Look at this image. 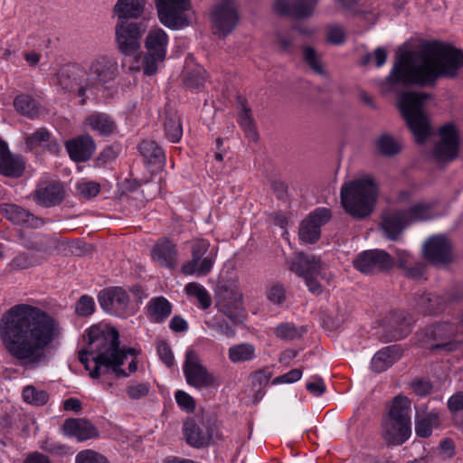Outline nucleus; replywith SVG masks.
<instances>
[{"mask_svg": "<svg viewBox=\"0 0 463 463\" xmlns=\"http://www.w3.org/2000/svg\"><path fill=\"white\" fill-rule=\"evenodd\" d=\"M57 319L39 307L15 305L0 319V336L7 353L25 368L46 359V350L61 335Z\"/></svg>", "mask_w": 463, "mask_h": 463, "instance_id": "obj_1", "label": "nucleus"}, {"mask_svg": "<svg viewBox=\"0 0 463 463\" xmlns=\"http://www.w3.org/2000/svg\"><path fill=\"white\" fill-rule=\"evenodd\" d=\"M420 56L421 62L415 64L411 52L399 55L381 83L383 90L397 91L412 85L434 87L439 78H454L463 66V52L439 41L426 42Z\"/></svg>", "mask_w": 463, "mask_h": 463, "instance_id": "obj_2", "label": "nucleus"}, {"mask_svg": "<svg viewBox=\"0 0 463 463\" xmlns=\"http://www.w3.org/2000/svg\"><path fill=\"white\" fill-rule=\"evenodd\" d=\"M88 345L94 348L88 352H79V360L90 371L92 379L109 372L118 378H125L128 373L121 368L128 354L136 355L137 350L132 347L120 348L119 333L113 327L92 326L87 333Z\"/></svg>", "mask_w": 463, "mask_h": 463, "instance_id": "obj_3", "label": "nucleus"}, {"mask_svg": "<svg viewBox=\"0 0 463 463\" xmlns=\"http://www.w3.org/2000/svg\"><path fill=\"white\" fill-rule=\"evenodd\" d=\"M378 186L374 179L365 176L345 183L340 191L344 210L353 218L364 220L374 210Z\"/></svg>", "mask_w": 463, "mask_h": 463, "instance_id": "obj_4", "label": "nucleus"}, {"mask_svg": "<svg viewBox=\"0 0 463 463\" xmlns=\"http://www.w3.org/2000/svg\"><path fill=\"white\" fill-rule=\"evenodd\" d=\"M430 97V94L414 91L402 92L399 97V109L419 144L424 143L431 134L430 119L423 110L425 101Z\"/></svg>", "mask_w": 463, "mask_h": 463, "instance_id": "obj_5", "label": "nucleus"}, {"mask_svg": "<svg viewBox=\"0 0 463 463\" xmlns=\"http://www.w3.org/2000/svg\"><path fill=\"white\" fill-rule=\"evenodd\" d=\"M411 402L397 395L393 398L388 414L383 421V437L388 444H403L411 436Z\"/></svg>", "mask_w": 463, "mask_h": 463, "instance_id": "obj_6", "label": "nucleus"}, {"mask_svg": "<svg viewBox=\"0 0 463 463\" xmlns=\"http://www.w3.org/2000/svg\"><path fill=\"white\" fill-rule=\"evenodd\" d=\"M458 327L449 322H439L426 326L416 334L417 342L423 347L432 352L444 351L447 353L455 351L461 342L453 340L457 335Z\"/></svg>", "mask_w": 463, "mask_h": 463, "instance_id": "obj_7", "label": "nucleus"}, {"mask_svg": "<svg viewBox=\"0 0 463 463\" xmlns=\"http://www.w3.org/2000/svg\"><path fill=\"white\" fill-rule=\"evenodd\" d=\"M326 264L320 261V259L312 254L298 252L294 254L289 263V269L305 279L308 290L314 295H320L323 288L318 282L317 278H324Z\"/></svg>", "mask_w": 463, "mask_h": 463, "instance_id": "obj_8", "label": "nucleus"}, {"mask_svg": "<svg viewBox=\"0 0 463 463\" xmlns=\"http://www.w3.org/2000/svg\"><path fill=\"white\" fill-rule=\"evenodd\" d=\"M217 251L215 247L210 249V242L206 240L194 241L191 245L192 260L183 264L182 272L185 275H207L213 266Z\"/></svg>", "mask_w": 463, "mask_h": 463, "instance_id": "obj_9", "label": "nucleus"}, {"mask_svg": "<svg viewBox=\"0 0 463 463\" xmlns=\"http://www.w3.org/2000/svg\"><path fill=\"white\" fill-rule=\"evenodd\" d=\"M146 31L144 23L118 21L115 26L116 43L120 53L136 56L140 51V39Z\"/></svg>", "mask_w": 463, "mask_h": 463, "instance_id": "obj_10", "label": "nucleus"}, {"mask_svg": "<svg viewBox=\"0 0 463 463\" xmlns=\"http://www.w3.org/2000/svg\"><path fill=\"white\" fill-rule=\"evenodd\" d=\"M183 371L186 383L196 389H207L219 384L218 377L202 364L199 355L193 349L185 354Z\"/></svg>", "mask_w": 463, "mask_h": 463, "instance_id": "obj_11", "label": "nucleus"}, {"mask_svg": "<svg viewBox=\"0 0 463 463\" xmlns=\"http://www.w3.org/2000/svg\"><path fill=\"white\" fill-rule=\"evenodd\" d=\"M191 7L190 0H156L160 22L173 30H178L189 24L186 12Z\"/></svg>", "mask_w": 463, "mask_h": 463, "instance_id": "obj_12", "label": "nucleus"}, {"mask_svg": "<svg viewBox=\"0 0 463 463\" xmlns=\"http://www.w3.org/2000/svg\"><path fill=\"white\" fill-rule=\"evenodd\" d=\"M211 18L216 33L226 37L237 26L239 14L236 0H220L211 11Z\"/></svg>", "mask_w": 463, "mask_h": 463, "instance_id": "obj_13", "label": "nucleus"}, {"mask_svg": "<svg viewBox=\"0 0 463 463\" xmlns=\"http://www.w3.org/2000/svg\"><path fill=\"white\" fill-rule=\"evenodd\" d=\"M217 306L219 311L238 323L242 320V293L232 283L221 285L217 291Z\"/></svg>", "mask_w": 463, "mask_h": 463, "instance_id": "obj_14", "label": "nucleus"}, {"mask_svg": "<svg viewBox=\"0 0 463 463\" xmlns=\"http://www.w3.org/2000/svg\"><path fill=\"white\" fill-rule=\"evenodd\" d=\"M58 84L68 92H76L81 97L80 105L86 103L85 90L89 86L86 71L79 64H67L62 66L57 74Z\"/></svg>", "mask_w": 463, "mask_h": 463, "instance_id": "obj_15", "label": "nucleus"}, {"mask_svg": "<svg viewBox=\"0 0 463 463\" xmlns=\"http://www.w3.org/2000/svg\"><path fill=\"white\" fill-rule=\"evenodd\" d=\"M354 267L364 274L388 272L394 265L392 257L383 250L361 252L353 261Z\"/></svg>", "mask_w": 463, "mask_h": 463, "instance_id": "obj_16", "label": "nucleus"}, {"mask_svg": "<svg viewBox=\"0 0 463 463\" xmlns=\"http://www.w3.org/2000/svg\"><path fill=\"white\" fill-rule=\"evenodd\" d=\"M98 300L101 308L109 315L118 317H127L129 315V298L120 287L102 289L98 295Z\"/></svg>", "mask_w": 463, "mask_h": 463, "instance_id": "obj_17", "label": "nucleus"}, {"mask_svg": "<svg viewBox=\"0 0 463 463\" xmlns=\"http://www.w3.org/2000/svg\"><path fill=\"white\" fill-rule=\"evenodd\" d=\"M423 254L434 265H448L453 261L451 242L444 235L430 237L423 245Z\"/></svg>", "mask_w": 463, "mask_h": 463, "instance_id": "obj_18", "label": "nucleus"}, {"mask_svg": "<svg viewBox=\"0 0 463 463\" xmlns=\"http://www.w3.org/2000/svg\"><path fill=\"white\" fill-rule=\"evenodd\" d=\"M380 339L383 342L398 341L406 337L411 331V326L403 311H393L385 317Z\"/></svg>", "mask_w": 463, "mask_h": 463, "instance_id": "obj_19", "label": "nucleus"}, {"mask_svg": "<svg viewBox=\"0 0 463 463\" xmlns=\"http://www.w3.org/2000/svg\"><path fill=\"white\" fill-rule=\"evenodd\" d=\"M331 219V211L327 208H317L309 213L300 223L298 235L307 243H315L320 238L321 226Z\"/></svg>", "mask_w": 463, "mask_h": 463, "instance_id": "obj_20", "label": "nucleus"}, {"mask_svg": "<svg viewBox=\"0 0 463 463\" xmlns=\"http://www.w3.org/2000/svg\"><path fill=\"white\" fill-rule=\"evenodd\" d=\"M440 141L433 148L435 158L441 162L452 161L458 153V136L452 124H446L439 128Z\"/></svg>", "mask_w": 463, "mask_h": 463, "instance_id": "obj_21", "label": "nucleus"}, {"mask_svg": "<svg viewBox=\"0 0 463 463\" xmlns=\"http://www.w3.org/2000/svg\"><path fill=\"white\" fill-rule=\"evenodd\" d=\"M118 75V63L109 56L97 58L90 67L89 86L105 84Z\"/></svg>", "mask_w": 463, "mask_h": 463, "instance_id": "obj_22", "label": "nucleus"}, {"mask_svg": "<svg viewBox=\"0 0 463 463\" xmlns=\"http://www.w3.org/2000/svg\"><path fill=\"white\" fill-rule=\"evenodd\" d=\"M317 4V0H276L274 10L282 16L305 19L313 14Z\"/></svg>", "mask_w": 463, "mask_h": 463, "instance_id": "obj_23", "label": "nucleus"}, {"mask_svg": "<svg viewBox=\"0 0 463 463\" xmlns=\"http://www.w3.org/2000/svg\"><path fill=\"white\" fill-rule=\"evenodd\" d=\"M413 307L423 315H437L443 311L448 303V298L435 292H417L413 296Z\"/></svg>", "mask_w": 463, "mask_h": 463, "instance_id": "obj_24", "label": "nucleus"}, {"mask_svg": "<svg viewBox=\"0 0 463 463\" xmlns=\"http://www.w3.org/2000/svg\"><path fill=\"white\" fill-rule=\"evenodd\" d=\"M183 432L186 442L196 449L207 447L213 438L212 431L207 426L196 423L192 419L184 421Z\"/></svg>", "mask_w": 463, "mask_h": 463, "instance_id": "obj_25", "label": "nucleus"}, {"mask_svg": "<svg viewBox=\"0 0 463 463\" xmlns=\"http://www.w3.org/2000/svg\"><path fill=\"white\" fill-rule=\"evenodd\" d=\"M70 157L75 162H86L93 155L96 145L89 134L81 135L66 142Z\"/></svg>", "mask_w": 463, "mask_h": 463, "instance_id": "obj_26", "label": "nucleus"}, {"mask_svg": "<svg viewBox=\"0 0 463 463\" xmlns=\"http://www.w3.org/2000/svg\"><path fill=\"white\" fill-rule=\"evenodd\" d=\"M62 430L66 435L75 437L79 441L99 437L97 428L83 418L67 419L63 423Z\"/></svg>", "mask_w": 463, "mask_h": 463, "instance_id": "obj_27", "label": "nucleus"}, {"mask_svg": "<svg viewBox=\"0 0 463 463\" xmlns=\"http://www.w3.org/2000/svg\"><path fill=\"white\" fill-rule=\"evenodd\" d=\"M408 226V219L402 210L384 213L382 216L381 228L391 241H397Z\"/></svg>", "mask_w": 463, "mask_h": 463, "instance_id": "obj_28", "label": "nucleus"}, {"mask_svg": "<svg viewBox=\"0 0 463 463\" xmlns=\"http://www.w3.org/2000/svg\"><path fill=\"white\" fill-rule=\"evenodd\" d=\"M151 256L162 267L175 269L177 265V250L175 245L166 238L159 240L154 245Z\"/></svg>", "mask_w": 463, "mask_h": 463, "instance_id": "obj_29", "label": "nucleus"}, {"mask_svg": "<svg viewBox=\"0 0 463 463\" xmlns=\"http://www.w3.org/2000/svg\"><path fill=\"white\" fill-rule=\"evenodd\" d=\"M25 165L24 156L12 153L7 145L5 151L0 156V175L9 178H19L24 175Z\"/></svg>", "mask_w": 463, "mask_h": 463, "instance_id": "obj_30", "label": "nucleus"}, {"mask_svg": "<svg viewBox=\"0 0 463 463\" xmlns=\"http://www.w3.org/2000/svg\"><path fill=\"white\" fill-rule=\"evenodd\" d=\"M23 244L27 250L41 252L46 256L58 248V242L53 237L40 232H31L24 238Z\"/></svg>", "mask_w": 463, "mask_h": 463, "instance_id": "obj_31", "label": "nucleus"}, {"mask_svg": "<svg viewBox=\"0 0 463 463\" xmlns=\"http://www.w3.org/2000/svg\"><path fill=\"white\" fill-rule=\"evenodd\" d=\"M402 356L398 345H390L378 351L372 359L371 367L376 373H382L391 367Z\"/></svg>", "mask_w": 463, "mask_h": 463, "instance_id": "obj_32", "label": "nucleus"}, {"mask_svg": "<svg viewBox=\"0 0 463 463\" xmlns=\"http://www.w3.org/2000/svg\"><path fill=\"white\" fill-rule=\"evenodd\" d=\"M36 203L44 207L59 205L63 201V188L60 184H50L35 191Z\"/></svg>", "mask_w": 463, "mask_h": 463, "instance_id": "obj_33", "label": "nucleus"}, {"mask_svg": "<svg viewBox=\"0 0 463 463\" xmlns=\"http://www.w3.org/2000/svg\"><path fill=\"white\" fill-rule=\"evenodd\" d=\"M0 213L5 218L17 225L33 226L37 221L29 211L14 203L0 204Z\"/></svg>", "mask_w": 463, "mask_h": 463, "instance_id": "obj_34", "label": "nucleus"}, {"mask_svg": "<svg viewBox=\"0 0 463 463\" xmlns=\"http://www.w3.org/2000/svg\"><path fill=\"white\" fill-rule=\"evenodd\" d=\"M145 5V0H117L113 9L118 21H128L141 17Z\"/></svg>", "mask_w": 463, "mask_h": 463, "instance_id": "obj_35", "label": "nucleus"}, {"mask_svg": "<svg viewBox=\"0 0 463 463\" xmlns=\"http://www.w3.org/2000/svg\"><path fill=\"white\" fill-rule=\"evenodd\" d=\"M439 424V416L437 412L417 411L415 416V432L418 437H430L433 429L438 428Z\"/></svg>", "mask_w": 463, "mask_h": 463, "instance_id": "obj_36", "label": "nucleus"}, {"mask_svg": "<svg viewBox=\"0 0 463 463\" xmlns=\"http://www.w3.org/2000/svg\"><path fill=\"white\" fill-rule=\"evenodd\" d=\"M163 126L166 138L173 143L180 141L183 136L180 117L170 108H165L163 118Z\"/></svg>", "mask_w": 463, "mask_h": 463, "instance_id": "obj_37", "label": "nucleus"}, {"mask_svg": "<svg viewBox=\"0 0 463 463\" xmlns=\"http://www.w3.org/2000/svg\"><path fill=\"white\" fill-rule=\"evenodd\" d=\"M147 317L154 323H163L172 313V305L165 297L153 298L146 307Z\"/></svg>", "mask_w": 463, "mask_h": 463, "instance_id": "obj_38", "label": "nucleus"}, {"mask_svg": "<svg viewBox=\"0 0 463 463\" xmlns=\"http://www.w3.org/2000/svg\"><path fill=\"white\" fill-rule=\"evenodd\" d=\"M85 125L101 136L111 135L117 128L115 121L105 113L95 112L85 119Z\"/></svg>", "mask_w": 463, "mask_h": 463, "instance_id": "obj_39", "label": "nucleus"}, {"mask_svg": "<svg viewBox=\"0 0 463 463\" xmlns=\"http://www.w3.org/2000/svg\"><path fill=\"white\" fill-rule=\"evenodd\" d=\"M168 37L166 33L160 28L151 30L146 35L145 46L147 52L156 53L159 59H165Z\"/></svg>", "mask_w": 463, "mask_h": 463, "instance_id": "obj_40", "label": "nucleus"}, {"mask_svg": "<svg viewBox=\"0 0 463 463\" xmlns=\"http://www.w3.org/2000/svg\"><path fill=\"white\" fill-rule=\"evenodd\" d=\"M138 150L142 156L150 165L163 166L165 163V155L162 147L154 140H143Z\"/></svg>", "mask_w": 463, "mask_h": 463, "instance_id": "obj_41", "label": "nucleus"}, {"mask_svg": "<svg viewBox=\"0 0 463 463\" xmlns=\"http://www.w3.org/2000/svg\"><path fill=\"white\" fill-rule=\"evenodd\" d=\"M238 99L241 105V111L239 112V124L243 129L245 136L249 140L257 141L259 135L256 130L251 109L247 107V101L245 99L239 97Z\"/></svg>", "mask_w": 463, "mask_h": 463, "instance_id": "obj_42", "label": "nucleus"}, {"mask_svg": "<svg viewBox=\"0 0 463 463\" xmlns=\"http://www.w3.org/2000/svg\"><path fill=\"white\" fill-rule=\"evenodd\" d=\"M433 204L430 203H418L407 210H402L408 219L409 225L412 222H423L432 218Z\"/></svg>", "mask_w": 463, "mask_h": 463, "instance_id": "obj_43", "label": "nucleus"}, {"mask_svg": "<svg viewBox=\"0 0 463 463\" xmlns=\"http://www.w3.org/2000/svg\"><path fill=\"white\" fill-rule=\"evenodd\" d=\"M375 147L378 153L385 157H392L402 150L401 144L390 134H382L375 140Z\"/></svg>", "mask_w": 463, "mask_h": 463, "instance_id": "obj_44", "label": "nucleus"}, {"mask_svg": "<svg viewBox=\"0 0 463 463\" xmlns=\"http://www.w3.org/2000/svg\"><path fill=\"white\" fill-rule=\"evenodd\" d=\"M14 107L22 115L34 118L39 111V103L33 97L21 94L14 99Z\"/></svg>", "mask_w": 463, "mask_h": 463, "instance_id": "obj_45", "label": "nucleus"}, {"mask_svg": "<svg viewBox=\"0 0 463 463\" xmlns=\"http://www.w3.org/2000/svg\"><path fill=\"white\" fill-rule=\"evenodd\" d=\"M228 354L232 363L250 361L255 357V347L247 343L235 345L229 348Z\"/></svg>", "mask_w": 463, "mask_h": 463, "instance_id": "obj_46", "label": "nucleus"}, {"mask_svg": "<svg viewBox=\"0 0 463 463\" xmlns=\"http://www.w3.org/2000/svg\"><path fill=\"white\" fill-rule=\"evenodd\" d=\"M45 260V257L21 252L13 259V260L10 262V267L14 270L25 269L33 266H38L42 264Z\"/></svg>", "mask_w": 463, "mask_h": 463, "instance_id": "obj_47", "label": "nucleus"}, {"mask_svg": "<svg viewBox=\"0 0 463 463\" xmlns=\"http://www.w3.org/2000/svg\"><path fill=\"white\" fill-rule=\"evenodd\" d=\"M306 332V327H298L292 323H281L274 330L276 336L286 341L298 339Z\"/></svg>", "mask_w": 463, "mask_h": 463, "instance_id": "obj_48", "label": "nucleus"}, {"mask_svg": "<svg viewBox=\"0 0 463 463\" xmlns=\"http://www.w3.org/2000/svg\"><path fill=\"white\" fill-rule=\"evenodd\" d=\"M184 289L187 295L194 296L197 298L203 309L210 307L212 304L211 296L202 285L195 282L188 283Z\"/></svg>", "mask_w": 463, "mask_h": 463, "instance_id": "obj_49", "label": "nucleus"}, {"mask_svg": "<svg viewBox=\"0 0 463 463\" xmlns=\"http://www.w3.org/2000/svg\"><path fill=\"white\" fill-rule=\"evenodd\" d=\"M23 399L29 404L41 406L48 402L49 395L45 391H38L33 385H27L23 390Z\"/></svg>", "mask_w": 463, "mask_h": 463, "instance_id": "obj_50", "label": "nucleus"}, {"mask_svg": "<svg viewBox=\"0 0 463 463\" xmlns=\"http://www.w3.org/2000/svg\"><path fill=\"white\" fill-rule=\"evenodd\" d=\"M448 409L455 421L463 426V392H457L449 398Z\"/></svg>", "mask_w": 463, "mask_h": 463, "instance_id": "obj_51", "label": "nucleus"}, {"mask_svg": "<svg viewBox=\"0 0 463 463\" xmlns=\"http://www.w3.org/2000/svg\"><path fill=\"white\" fill-rule=\"evenodd\" d=\"M79 195L84 199L96 197L100 192V184L94 181L79 183L76 186Z\"/></svg>", "mask_w": 463, "mask_h": 463, "instance_id": "obj_52", "label": "nucleus"}, {"mask_svg": "<svg viewBox=\"0 0 463 463\" xmlns=\"http://www.w3.org/2000/svg\"><path fill=\"white\" fill-rule=\"evenodd\" d=\"M206 71L203 69L198 68L187 72L184 83L188 88L200 89L203 86L205 81Z\"/></svg>", "mask_w": 463, "mask_h": 463, "instance_id": "obj_53", "label": "nucleus"}, {"mask_svg": "<svg viewBox=\"0 0 463 463\" xmlns=\"http://www.w3.org/2000/svg\"><path fill=\"white\" fill-rule=\"evenodd\" d=\"M50 133L46 128H40L31 135L25 137L26 146L33 150V148L40 146L43 143L47 142L50 138Z\"/></svg>", "mask_w": 463, "mask_h": 463, "instance_id": "obj_54", "label": "nucleus"}, {"mask_svg": "<svg viewBox=\"0 0 463 463\" xmlns=\"http://www.w3.org/2000/svg\"><path fill=\"white\" fill-rule=\"evenodd\" d=\"M75 463H109V461L100 453L86 449L77 454Z\"/></svg>", "mask_w": 463, "mask_h": 463, "instance_id": "obj_55", "label": "nucleus"}, {"mask_svg": "<svg viewBox=\"0 0 463 463\" xmlns=\"http://www.w3.org/2000/svg\"><path fill=\"white\" fill-rule=\"evenodd\" d=\"M156 352L159 359L167 366L172 367L175 364V357L170 345L165 340H160L156 344Z\"/></svg>", "mask_w": 463, "mask_h": 463, "instance_id": "obj_56", "label": "nucleus"}, {"mask_svg": "<svg viewBox=\"0 0 463 463\" xmlns=\"http://www.w3.org/2000/svg\"><path fill=\"white\" fill-rule=\"evenodd\" d=\"M303 56L308 66L317 74H323L324 70L314 48L306 46L303 49Z\"/></svg>", "mask_w": 463, "mask_h": 463, "instance_id": "obj_57", "label": "nucleus"}, {"mask_svg": "<svg viewBox=\"0 0 463 463\" xmlns=\"http://www.w3.org/2000/svg\"><path fill=\"white\" fill-rule=\"evenodd\" d=\"M269 379L270 373H266L265 371H258L251 375L252 388L255 390L260 399L263 395L262 386H266L269 383Z\"/></svg>", "mask_w": 463, "mask_h": 463, "instance_id": "obj_58", "label": "nucleus"}, {"mask_svg": "<svg viewBox=\"0 0 463 463\" xmlns=\"http://www.w3.org/2000/svg\"><path fill=\"white\" fill-rule=\"evenodd\" d=\"M165 59H159L156 53L147 52L143 58V71L144 74L151 76L157 71V63L163 61Z\"/></svg>", "mask_w": 463, "mask_h": 463, "instance_id": "obj_59", "label": "nucleus"}, {"mask_svg": "<svg viewBox=\"0 0 463 463\" xmlns=\"http://www.w3.org/2000/svg\"><path fill=\"white\" fill-rule=\"evenodd\" d=\"M175 398L178 406L186 412H193L195 410L194 399L184 391L178 390Z\"/></svg>", "mask_w": 463, "mask_h": 463, "instance_id": "obj_60", "label": "nucleus"}, {"mask_svg": "<svg viewBox=\"0 0 463 463\" xmlns=\"http://www.w3.org/2000/svg\"><path fill=\"white\" fill-rule=\"evenodd\" d=\"M94 299L87 295L81 296L76 304V312L83 317L91 315L94 312Z\"/></svg>", "mask_w": 463, "mask_h": 463, "instance_id": "obj_61", "label": "nucleus"}, {"mask_svg": "<svg viewBox=\"0 0 463 463\" xmlns=\"http://www.w3.org/2000/svg\"><path fill=\"white\" fill-rule=\"evenodd\" d=\"M127 394L131 400H138L146 396L149 392L148 383L129 384L126 389Z\"/></svg>", "mask_w": 463, "mask_h": 463, "instance_id": "obj_62", "label": "nucleus"}, {"mask_svg": "<svg viewBox=\"0 0 463 463\" xmlns=\"http://www.w3.org/2000/svg\"><path fill=\"white\" fill-rule=\"evenodd\" d=\"M268 298L274 304H281L286 298V289L283 285L275 283L271 285L268 292Z\"/></svg>", "mask_w": 463, "mask_h": 463, "instance_id": "obj_63", "label": "nucleus"}, {"mask_svg": "<svg viewBox=\"0 0 463 463\" xmlns=\"http://www.w3.org/2000/svg\"><path fill=\"white\" fill-rule=\"evenodd\" d=\"M326 40L328 43L340 45L345 42V33L341 26L334 25L328 30Z\"/></svg>", "mask_w": 463, "mask_h": 463, "instance_id": "obj_64", "label": "nucleus"}]
</instances>
